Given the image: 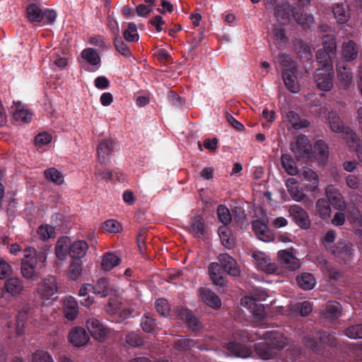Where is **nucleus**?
Returning <instances> with one entry per match:
<instances>
[{"label":"nucleus","instance_id":"1","mask_svg":"<svg viewBox=\"0 0 362 362\" xmlns=\"http://www.w3.org/2000/svg\"><path fill=\"white\" fill-rule=\"evenodd\" d=\"M115 143L111 140L105 139L101 141L97 148L98 162L95 166V175L99 180H112L115 177L118 178L117 174H113L110 170L103 169V165H106L109 161V158L114 152Z\"/></svg>","mask_w":362,"mask_h":362},{"label":"nucleus","instance_id":"2","mask_svg":"<svg viewBox=\"0 0 362 362\" xmlns=\"http://www.w3.org/2000/svg\"><path fill=\"white\" fill-rule=\"evenodd\" d=\"M23 258L21 260L22 276L28 280L35 281L37 277V264L44 263L47 260L45 251L37 252L33 247H27L24 250Z\"/></svg>","mask_w":362,"mask_h":362},{"label":"nucleus","instance_id":"3","mask_svg":"<svg viewBox=\"0 0 362 362\" xmlns=\"http://www.w3.org/2000/svg\"><path fill=\"white\" fill-rule=\"evenodd\" d=\"M337 55L336 38L333 35H325L322 38V47L316 52V60L318 69L325 71L334 69L333 59Z\"/></svg>","mask_w":362,"mask_h":362},{"label":"nucleus","instance_id":"4","mask_svg":"<svg viewBox=\"0 0 362 362\" xmlns=\"http://www.w3.org/2000/svg\"><path fill=\"white\" fill-rule=\"evenodd\" d=\"M304 344L308 348L311 349L316 353L322 351V346H336L337 345V339L334 332H330L325 330H319L315 336H306L304 337Z\"/></svg>","mask_w":362,"mask_h":362},{"label":"nucleus","instance_id":"5","mask_svg":"<svg viewBox=\"0 0 362 362\" xmlns=\"http://www.w3.org/2000/svg\"><path fill=\"white\" fill-rule=\"evenodd\" d=\"M27 15L29 21L33 23H41L45 19L46 23L52 24L57 18V13L54 10L46 8L42 11L38 6L33 4L28 6Z\"/></svg>","mask_w":362,"mask_h":362},{"label":"nucleus","instance_id":"6","mask_svg":"<svg viewBox=\"0 0 362 362\" xmlns=\"http://www.w3.org/2000/svg\"><path fill=\"white\" fill-rule=\"evenodd\" d=\"M58 289L57 278L54 276L48 275L38 283L37 293L40 299L47 300L56 294Z\"/></svg>","mask_w":362,"mask_h":362},{"label":"nucleus","instance_id":"7","mask_svg":"<svg viewBox=\"0 0 362 362\" xmlns=\"http://www.w3.org/2000/svg\"><path fill=\"white\" fill-rule=\"evenodd\" d=\"M334 69L325 71L322 69H316L314 74V81L317 88L322 91H330L334 86Z\"/></svg>","mask_w":362,"mask_h":362},{"label":"nucleus","instance_id":"8","mask_svg":"<svg viewBox=\"0 0 362 362\" xmlns=\"http://www.w3.org/2000/svg\"><path fill=\"white\" fill-rule=\"evenodd\" d=\"M353 245L346 241H339L336 246L330 251L341 264H346L353 257Z\"/></svg>","mask_w":362,"mask_h":362},{"label":"nucleus","instance_id":"9","mask_svg":"<svg viewBox=\"0 0 362 362\" xmlns=\"http://www.w3.org/2000/svg\"><path fill=\"white\" fill-rule=\"evenodd\" d=\"M337 86L343 90H348L353 81V72L351 69L344 62L336 64Z\"/></svg>","mask_w":362,"mask_h":362},{"label":"nucleus","instance_id":"10","mask_svg":"<svg viewBox=\"0 0 362 362\" xmlns=\"http://www.w3.org/2000/svg\"><path fill=\"white\" fill-rule=\"evenodd\" d=\"M327 120L329 122V127L333 132L336 133L346 134L347 138H350L353 143L356 141V134L354 133L349 127L344 125L343 121L340 119L337 112H329Z\"/></svg>","mask_w":362,"mask_h":362},{"label":"nucleus","instance_id":"11","mask_svg":"<svg viewBox=\"0 0 362 362\" xmlns=\"http://www.w3.org/2000/svg\"><path fill=\"white\" fill-rule=\"evenodd\" d=\"M107 313L112 317L111 321L121 322L129 317V313L127 310H122V303L116 298H110L105 306Z\"/></svg>","mask_w":362,"mask_h":362},{"label":"nucleus","instance_id":"12","mask_svg":"<svg viewBox=\"0 0 362 362\" xmlns=\"http://www.w3.org/2000/svg\"><path fill=\"white\" fill-rule=\"evenodd\" d=\"M288 213L293 222L302 229H308L310 226L308 214L301 206L293 204L288 209Z\"/></svg>","mask_w":362,"mask_h":362},{"label":"nucleus","instance_id":"13","mask_svg":"<svg viewBox=\"0 0 362 362\" xmlns=\"http://www.w3.org/2000/svg\"><path fill=\"white\" fill-rule=\"evenodd\" d=\"M241 305L247 307L252 313L254 317L259 322L262 323L266 318L264 305L257 302L255 298L245 296L241 299Z\"/></svg>","mask_w":362,"mask_h":362},{"label":"nucleus","instance_id":"14","mask_svg":"<svg viewBox=\"0 0 362 362\" xmlns=\"http://www.w3.org/2000/svg\"><path fill=\"white\" fill-rule=\"evenodd\" d=\"M278 259L281 264L287 269L293 271L300 267V261L295 256L293 248L279 251Z\"/></svg>","mask_w":362,"mask_h":362},{"label":"nucleus","instance_id":"15","mask_svg":"<svg viewBox=\"0 0 362 362\" xmlns=\"http://www.w3.org/2000/svg\"><path fill=\"white\" fill-rule=\"evenodd\" d=\"M220 268L229 275L237 276L240 274V269L236 260L226 253H221L218 256Z\"/></svg>","mask_w":362,"mask_h":362},{"label":"nucleus","instance_id":"16","mask_svg":"<svg viewBox=\"0 0 362 362\" xmlns=\"http://www.w3.org/2000/svg\"><path fill=\"white\" fill-rule=\"evenodd\" d=\"M295 8L287 2H282L274 7V15L276 21L283 25L288 24L293 15Z\"/></svg>","mask_w":362,"mask_h":362},{"label":"nucleus","instance_id":"17","mask_svg":"<svg viewBox=\"0 0 362 362\" xmlns=\"http://www.w3.org/2000/svg\"><path fill=\"white\" fill-rule=\"evenodd\" d=\"M332 10L337 23L345 24L351 16V12L348 4L342 0L332 4Z\"/></svg>","mask_w":362,"mask_h":362},{"label":"nucleus","instance_id":"18","mask_svg":"<svg viewBox=\"0 0 362 362\" xmlns=\"http://www.w3.org/2000/svg\"><path fill=\"white\" fill-rule=\"evenodd\" d=\"M311 146L305 135L300 134L295 144L291 145V151L298 159L308 158L310 153Z\"/></svg>","mask_w":362,"mask_h":362},{"label":"nucleus","instance_id":"19","mask_svg":"<svg viewBox=\"0 0 362 362\" xmlns=\"http://www.w3.org/2000/svg\"><path fill=\"white\" fill-rule=\"evenodd\" d=\"M252 228L258 239L264 242L274 240V235L267 225L261 220L257 219L252 222Z\"/></svg>","mask_w":362,"mask_h":362},{"label":"nucleus","instance_id":"20","mask_svg":"<svg viewBox=\"0 0 362 362\" xmlns=\"http://www.w3.org/2000/svg\"><path fill=\"white\" fill-rule=\"evenodd\" d=\"M262 339L268 340L276 353L287 345L286 339L277 331L266 332L263 334Z\"/></svg>","mask_w":362,"mask_h":362},{"label":"nucleus","instance_id":"21","mask_svg":"<svg viewBox=\"0 0 362 362\" xmlns=\"http://www.w3.org/2000/svg\"><path fill=\"white\" fill-rule=\"evenodd\" d=\"M252 257L259 269L268 274H273L276 272V264L272 263L270 259L264 253L255 252L252 253Z\"/></svg>","mask_w":362,"mask_h":362},{"label":"nucleus","instance_id":"22","mask_svg":"<svg viewBox=\"0 0 362 362\" xmlns=\"http://www.w3.org/2000/svg\"><path fill=\"white\" fill-rule=\"evenodd\" d=\"M293 18L305 30H310L313 27L315 19L313 15L309 14L303 8H295Z\"/></svg>","mask_w":362,"mask_h":362},{"label":"nucleus","instance_id":"23","mask_svg":"<svg viewBox=\"0 0 362 362\" xmlns=\"http://www.w3.org/2000/svg\"><path fill=\"white\" fill-rule=\"evenodd\" d=\"M326 196L329 205H332L336 209L342 211L346 208V203L341 194L333 186L327 187Z\"/></svg>","mask_w":362,"mask_h":362},{"label":"nucleus","instance_id":"24","mask_svg":"<svg viewBox=\"0 0 362 362\" xmlns=\"http://www.w3.org/2000/svg\"><path fill=\"white\" fill-rule=\"evenodd\" d=\"M341 310L342 308L339 302L329 300L327 303L325 309L322 313V316L324 319L333 322L341 316Z\"/></svg>","mask_w":362,"mask_h":362},{"label":"nucleus","instance_id":"25","mask_svg":"<svg viewBox=\"0 0 362 362\" xmlns=\"http://www.w3.org/2000/svg\"><path fill=\"white\" fill-rule=\"evenodd\" d=\"M199 295L202 300L209 307L215 310L218 309L221 307V299L210 289L201 287L199 288Z\"/></svg>","mask_w":362,"mask_h":362},{"label":"nucleus","instance_id":"26","mask_svg":"<svg viewBox=\"0 0 362 362\" xmlns=\"http://www.w3.org/2000/svg\"><path fill=\"white\" fill-rule=\"evenodd\" d=\"M62 302L64 317L69 320H75L78 313V306L76 299L73 296H69Z\"/></svg>","mask_w":362,"mask_h":362},{"label":"nucleus","instance_id":"27","mask_svg":"<svg viewBox=\"0 0 362 362\" xmlns=\"http://www.w3.org/2000/svg\"><path fill=\"white\" fill-rule=\"evenodd\" d=\"M13 119L17 122L28 123L31 121L33 115L21 102L13 103L11 107Z\"/></svg>","mask_w":362,"mask_h":362},{"label":"nucleus","instance_id":"28","mask_svg":"<svg viewBox=\"0 0 362 362\" xmlns=\"http://www.w3.org/2000/svg\"><path fill=\"white\" fill-rule=\"evenodd\" d=\"M4 289L12 296L22 294L24 290L23 281L18 277H10L4 282Z\"/></svg>","mask_w":362,"mask_h":362},{"label":"nucleus","instance_id":"29","mask_svg":"<svg viewBox=\"0 0 362 362\" xmlns=\"http://www.w3.org/2000/svg\"><path fill=\"white\" fill-rule=\"evenodd\" d=\"M177 315L192 330L195 331L201 328L200 322L189 309L182 307L177 310Z\"/></svg>","mask_w":362,"mask_h":362},{"label":"nucleus","instance_id":"30","mask_svg":"<svg viewBox=\"0 0 362 362\" xmlns=\"http://www.w3.org/2000/svg\"><path fill=\"white\" fill-rule=\"evenodd\" d=\"M282 78L287 89L291 93H296L300 90L297 77L291 69H284Z\"/></svg>","mask_w":362,"mask_h":362},{"label":"nucleus","instance_id":"31","mask_svg":"<svg viewBox=\"0 0 362 362\" xmlns=\"http://www.w3.org/2000/svg\"><path fill=\"white\" fill-rule=\"evenodd\" d=\"M69 339L70 343L75 346H81L85 345L89 339L86 330L82 327H77L71 329Z\"/></svg>","mask_w":362,"mask_h":362},{"label":"nucleus","instance_id":"32","mask_svg":"<svg viewBox=\"0 0 362 362\" xmlns=\"http://www.w3.org/2000/svg\"><path fill=\"white\" fill-rule=\"evenodd\" d=\"M33 310V308L29 305L23 306V308L19 310L16 321L17 335H21L23 333V327L25 326L26 321L32 317Z\"/></svg>","mask_w":362,"mask_h":362},{"label":"nucleus","instance_id":"33","mask_svg":"<svg viewBox=\"0 0 362 362\" xmlns=\"http://www.w3.org/2000/svg\"><path fill=\"white\" fill-rule=\"evenodd\" d=\"M255 350L260 358L264 360L273 358L276 355V352L272 347L271 343L266 339L255 344Z\"/></svg>","mask_w":362,"mask_h":362},{"label":"nucleus","instance_id":"34","mask_svg":"<svg viewBox=\"0 0 362 362\" xmlns=\"http://www.w3.org/2000/svg\"><path fill=\"white\" fill-rule=\"evenodd\" d=\"M221 270L220 264L218 262H211L209 266V274L213 283L216 286L223 287L226 284V280Z\"/></svg>","mask_w":362,"mask_h":362},{"label":"nucleus","instance_id":"35","mask_svg":"<svg viewBox=\"0 0 362 362\" xmlns=\"http://www.w3.org/2000/svg\"><path fill=\"white\" fill-rule=\"evenodd\" d=\"M358 54V47L353 40H349L342 45V56L345 62H352L356 59Z\"/></svg>","mask_w":362,"mask_h":362},{"label":"nucleus","instance_id":"36","mask_svg":"<svg viewBox=\"0 0 362 362\" xmlns=\"http://www.w3.org/2000/svg\"><path fill=\"white\" fill-rule=\"evenodd\" d=\"M92 337L98 341H104L110 331L98 320L92 318Z\"/></svg>","mask_w":362,"mask_h":362},{"label":"nucleus","instance_id":"37","mask_svg":"<svg viewBox=\"0 0 362 362\" xmlns=\"http://www.w3.org/2000/svg\"><path fill=\"white\" fill-rule=\"evenodd\" d=\"M88 246L86 242L83 240L75 241L70 243L69 254L74 259H80L83 257L88 250Z\"/></svg>","mask_w":362,"mask_h":362},{"label":"nucleus","instance_id":"38","mask_svg":"<svg viewBox=\"0 0 362 362\" xmlns=\"http://www.w3.org/2000/svg\"><path fill=\"white\" fill-rule=\"evenodd\" d=\"M190 231L194 236L198 238H202L206 233V225L201 216H196L191 220Z\"/></svg>","mask_w":362,"mask_h":362},{"label":"nucleus","instance_id":"39","mask_svg":"<svg viewBox=\"0 0 362 362\" xmlns=\"http://www.w3.org/2000/svg\"><path fill=\"white\" fill-rule=\"evenodd\" d=\"M70 247V239L67 237H62L58 239L55 246V255L59 260H64L69 254Z\"/></svg>","mask_w":362,"mask_h":362},{"label":"nucleus","instance_id":"40","mask_svg":"<svg viewBox=\"0 0 362 362\" xmlns=\"http://www.w3.org/2000/svg\"><path fill=\"white\" fill-rule=\"evenodd\" d=\"M221 243L227 249H231L235 245V238L231 230L226 226H221L218 230Z\"/></svg>","mask_w":362,"mask_h":362},{"label":"nucleus","instance_id":"41","mask_svg":"<svg viewBox=\"0 0 362 362\" xmlns=\"http://www.w3.org/2000/svg\"><path fill=\"white\" fill-rule=\"evenodd\" d=\"M92 292L100 297H105L110 295L112 292V288L110 286L107 279H99L94 286L92 285Z\"/></svg>","mask_w":362,"mask_h":362},{"label":"nucleus","instance_id":"42","mask_svg":"<svg viewBox=\"0 0 362 362\" xmlns=\"http://www.w3.org/2000/svg\"><path fill=\"white\" fill-rule=\"evenodd\" d=\"M227 349L238 357L247 358L251 354L248 348L236 341L229 342L227 345Z\"/></svg>","mask_w":362,"mask_h":362},{"label":"nucleus","instance_id":"43","mask_svg":"<svg viewBox=\"0 0 362 362\" xmlns=\"http://www.w3.org/2000/svg\"><path fill=\"white\" fill-rule=\"evenodd\" d=\"M297 284L303 290H311L315 285V279L310 273H302L296 277Z\"/></svg>","mask_w":362,"mask_h":362},{"label":"nucleus","instance_id":"44","mask_svg":"<svg viewBox=\"0 0 362 362\" xmlns=\"http://www.w3.org/2000/svg\"><path fill=\"white\" fill-rule=\"evenodd\" d=\"M121 259L113 253H107L103 257L101 267L105 271H110L115 267L119 265Z\"/></svg>","mask_w":362,"mask_h":362},{"label":"nucleus","instance_id":"45","mask_svg":"<svg viewBox=\"0 0 362 362\" xmlns=\"http://www.w3.org/2000/svg\"><path fill=\"white\" fill-rule=\"evenodd\" d=\"M315 156L321 162H326L329 157V148L322 140H317L314 144Z\"/></svg>","mask_w":362,"mask_h":362},{"label":"nucleus","instance_id":"46","mask_svg":"<svg viewBox=\"0 0 362 362\" xmlns=\"http://www.w3.org/2000/svg\"><path fill=\"white\" fill-rule=\"evenodd\" d=\"M281 165L286 173L291 175H295L298 173V168L296 162L288 153H283L281 158Z\"/></svg>","mask_w":362,"mask_h":362},{"label":"nucleus","instance_id":"47","mask_svg":"<svg viewBox=\"0 0 362 362\" xmlns=\"http://www.w3.org/2000/svg\"><path fill=\"white\" fill-rule=\"evenodd\" d=\"M315 208L321 218L326 220L330 217L331 208L326 199H319L316 202Z\"/></svg>","mask_w":362,"mask_h":362},{"label":"nucleus","instance_id":"48","mask_svg":"<svg viewBox=\"0 0 362 362\" xmlns=\"http://www.w3.org/2000/svg\"><path fill=\"white\" fill-rule=\"evenodd\" d=\"M39 238L45 241L50 238H54L56 236L55 228L49 224L41 225L37 230Z\"/></svg>","mask_w":362,"mask_h":362},{"label":"nucleus","instance_id":"49","mask_svg":"<svg viewBox=\"0 0 362 362\" xmlns=\"http://www.w3.org/2000/svg\"><path fill=\"white\" fill-rule=\"evenodd\" d=\"M124 38L129 42H136L139 40L137 27L134 23H129L123 33Z\"/></svg>","mask_w":362,"mask_h":362},{"label":"nucleus","instance_id":"50","mask_svg":"<svg viewBox=\"0 0 362 362\" xmlns=\"http://www.w3.org/2000/svg\"><path fill=\"white\" fill-rule=\"evenodd\" d=\"M197 341L189 338H181L174 341L175 347L180 351H186L197 345Z\"/></svg>","mask_w":362,"mask_h":362},{"label":"nucleus","instance_id":"51","mask_svg":"<svg viewBox=\"0 0 362 362\" xmlns=\"http://www.w3.org/2000/svg\"><path fill=\"white\" fill-rule=\"evenodd\" d=\"M217 216L219 221L227 226L231 222V214L229 209L225 205L220 204L217 207Z\"/></svg>","mask_w":362,"mask_h":362},{"label":"nucleus","instance_id":"52","mask_svg":"<svg viewBox=\"0 0 362 362\" xmlns=\"http://www.w3.org/2000/svg\"><path fill=\"white\" fill-rule=\"evenodd\" d=\"M114 45L117 51L119 52L122 55L127 57H129L132 55V52L130 50L129 47L123 41L122 38L119 35L117 37H115Z\"/></svg>","mask_w":362,"mask_h":362},{"label":"nucleus","instance_id":"53","mask_svg":"<svg viewBox=\"0 0 362 362\" xmlns=\"http://www.w3.org/2000/svg\"><path fill=\"white\" fill-rule=\"evenodd\" d=\"M44 175L47 180L52 181L57 185H61L64 182V177L62 174L54 168L45 170Z\"/></svg>","mask_w":362,"mask_h":362},{"label":"nucleus","instance_id":"54","mask_svg":"<svg viewBox=\"0 0 362 362\" xmlns=\"http://www.w3.org/2000/svg\"><path fill=\"white\" fill-rule=\"evenodd\" d=\"M140 325L144 332L153 333L156 329V322L153 318L145 315L141 319Z\"/></svg>","mask_w":362,"mask_h":362},{"label":"nucleus","instance_id":"55","mask_svg":"<svg viewBox=\"0 0 362 362\" xmlns=\"http://www.w3.org/2000/svg\"><path fill=\"white\" fill-rule=\"evenodd\" d=\"M336 232L334 230H328L323 237L322 242L325 249L330 252L336 246L334 241L336 239Z\"/></svg>","mask_w":362,"mask_h":362},{"label":"nucleus","instance_id":"56","mask_svg":"<svg viewBox=\"0 0 362 362\" xmlns=\"http://www.w3.org/2000/svg\"><path fill=\"white\" fill-rule=\"evenodd\" d=\"M103 230V232L107 231L110 233H118L122 230V226L120 223L115 220L110 219L107 220L103 223L100 227Z\"/></svg>","mask_w":362,"mask_h":362},{"label":"nucleus","instance_id":"57","mask_svg":"<svg viewBox=\"0 0 362 362\" xmlns=\"http://www.w3.org/2000/svg\"><path fill=\"white\" fill-rule=\"evenodd\" d=\"M344 334L351 339H362V324L349 326L345 329Z\"/></svg>","mask_w":362,"mask_h":362},{"label":"nucleus","instance_id":"58","mask_svg":"<svg viewBox=\"0 0 362 362\" xmlns=\"http://www.w3.org/2000/svg\"><path fill=\"white\" fill-rule=\"evenodd\" d=\"M81 69L89 71L90 69V48L83 49L78 59Z\"/></svg>","mask_w":362,"mask_h":362},{"label":"nucleus","instance_id":"59","mask_svg":"<svg viewBox=\"0 0 362 362\" xmlns=\"http://www.w3.org/2000/svg\"><path fill=\"white\" fill-rule=\"evenodd\" d=\"M155 308L156 311L162 316H168L170 313V306L167 300L159 298L155 302Z\"/></svg>","mask_w":362,"mask_h":362},{"label":"nucleus","instance_id":"60","mask_svg":"<svg viewBox=\"0 0 362 362\" xmlns=\"http://www.w3.org/2000/svg\"><path fill=\"white\" fill-rule=\"evenodd\" d=\"M50 61L57 66L59 68H64L67 64V59L64 54L59 53V50L54 51L50 57Z\"/></svg>","mask_w":362,"mask_h":362},{"label":"nucleus","instance_id":"61","mask_svg":"<svg viewBox=\"0 0 362 362\" xmlns=\"http://www.w3.org/2000/svg\"><path fill=\"white\" fill-rule=\"evenodd\" d=\"M82 274V264L78 262H73L68 270V276L70 279L76 280Z\"/></svg>","mask_w":362,"mask_h":362},{"label":"nucleus","instance_id":"62","mask_svg":"<svg viewBox=\"0 0 362 362\" xmlns=\"http://www.w3.org/2000/svg\"><path fill=\"white\" fill-rule=\"evenodd\" d=\"M288 192L290 196L296 202H302L305 199V194L302 188L295 185L289 186L287 184Z\"/></svg>","mask_w":362,"mask_h":362},{"label":"nucleus","instance_id":"63","mask_svg":"<svg viewBox=\"0 0 362 362\" xmlns=\"http://www.w3.org/2000/svg\"><path fill=\"white\" fill-rule=\"evenodd\" d=\"M127 343L132 347H139L144 344L143 338L136 332H131L127 335Z\"/></svg>","mask_w":362,"mask_h":362},{"label":"nucleus","instance_id":"64","mask_svg":"<svg viewBox=\"0 0 362 362\" xmlns=\"http://www.w3.org/2000/svg\"><path fill=\"white\" fill-rule=\"evenodd\" d=\"M33 362H54L52 356L44 351H37L33 355Z\"/></svg>","mask_w":362,"mask_h":362}]
</instances>
